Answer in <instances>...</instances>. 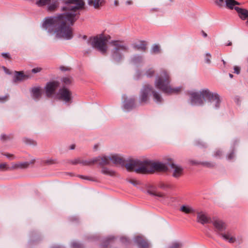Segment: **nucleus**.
<instances>
[{"instance_id": "f257e3e1", "label": "nucleus", "mask_w": 248, "mask_h": 248, "mask_svg": "<svg viewBox=\"0 0 248 248\" xmlns=\"http://www.w3.org/2000/svg\"><path fill=\"white\" fill-rule=\"evenodd\" d=\"M65 3L62 11L65 12L46 17L42 27L48 33L55 34L57 38L70 40L73 37V30L71 26L79 17L78 11L84 8L85 2L83 0H68Z\"/></svg>"}, {"instance_id": "f03ea898", "label": "nucleus", "mask_w": 248, "mask_h": 248, "mask_svg": "<svg viewBox=\"0 0 248 248\" xmlns=\"http://www.w3.org/2000/svg\"><path fill=\"white\" fill-rule=\"evenodd\" d=\"M126 169L129 171L138 173H150L155 171L165 172L168 170L167 166L161 162H154L150 160H131L126 165Z\"/></svg>"}, {"instance_id": "7ed1b4c3", "label": "nucleus", "mask_w": 248, "mask_h": 248, "mask_svg": "<svg viewBox=\"0 0 248 248\" xmlns=\"http://www.w3.org/2000/svg\"><path fill=\"white\" fill-rule=\"evenodd\" d=\"M170 77L169 73L164 69H161L155 77V87L167 94L177 93L181 90L180 87L172 88L170 85Z\"/></svg>"}, {"instance_id": "20e7f679", "label": "nucleus", "mask_w": 248, "mask_h": 248, "mask_svg": "<svg viewBox=\"0 0 248 248\" xmlns=\"http://www.w3.org/2000/svg\"><path fill=\"white\" fill-rule=\"evenodd\" d=\"M110 49V57L112 60L117 62H120L124 58L123 52L129 51L128 45L123 40H113L109 42Z\"/></svg>"}, {"instance_id": "39448f33", "label": "nucleus", "mask_w": 248, "mask_h": 248, "mask_svg": "<svg viewBox=\"0 0 248 248\" xmlns=\"http://www.w3.org/2000/svg\"><path fill=\"white\" fill-rule=\"evenodd\" d=\"M110 38L111 37L109 35L100 34L94 37H90L87 40V43L91 44L93 48L96 49L101 54L106 55L108 50L107 43Z\"/></svg>"}, {"instance_id": "423d86ee", "label": "nucleus", "mask_w": 248, "mask_h": 248, "mask_svg": "<svg viewBox=\"0 0 248 248\" xmlns=\"http://www.w3.org/2000/svg\"><path fill=\"white\" fill-rule=\"evenodd\" d=\"M151 91L155 101L156 103L162 102L163 99L160 94L157 92L153 90L152 86L146 84L143 87L140 91L139 97V102L140 104H144L147 102L148 94Z\"/></svg>"}, {"instance_id": "0eeeda50", "label": "nucleus", "mask_w": 248, "mask_h": 248, "mask_svg": "<svg viewBox=\"0 0 248 248\" xmlns=\"http://www.w3.org/2000/svg\"><path fill=\"white\" fill-rule=\"evenodd\" d=\"M201 93L203 98H206L209 105L214 108L219 107L221 100L219 95L216 93H212L208 89L201 90Z\"/></svg>"}, {"instance_id": "6e6552de", "label": "nucleus", "mask_w": 248, "mask_h": 248, "mask_svg": "<svg viewBox=\"0 0 248 248\" xmlns=\"http://www.w3.org/2000/svg\"><path fill=\"white\" fill-rule=\"evenodd\" d=\"M36 4L38 7L47 6V10L50 12L55 11L59 6L58 0H38L36 1Z\"/></svg>"}, {"instance_id": "1a4fd4ad", "label": "nucleus", "mask_w": 248, "mask_h": 248, "mask_svg": "<svg viewBox=\"0 0 248 248\" xmlns=\"http://www.w3.org/2000/svg\"><path fill=\"white\" fill-rule=\"evenodd\" d=\"M97 163L100 166L109 164L108 159L106 156H98L89 160H83L81 159L80 164L83 166H90Z\"/></svg>"}, {"instance_id": "9d476101", "label": "nucleus", "mask_w": 248, "mask_h": 248, "mask_svg": "<svg viewBox=\"0 0 248 248\" xmlns=\"http://www.w3.org/2000/svg\"><path fill=\"white\" fill-rule=\"evenodd\" d=\"M58 98L65 103L70 104L72 100V93L71 91L66 87H62L59 90Z\"/></svg>"}, {"instance_id": "9b49d317", "label": "nucleus", "mask_w": 248, "mask_h": 248, "mask_svg": "<svg viewBox=\"0 0 248 248\" xmlns=\"http://www.w3.org/2000/svg\"><path fill=\"white\" fill-rule=\"evenodd\" d=\"M190 103L192 105L201 106L204 104V99L201 93V91L200 92H192L190 93Z\"/></svg>"}, {"instance_id": "f8f14e48", "label": "nucleus", "mask_w": 248, "mask_h": 248, "mask_svg": "<svg viewBox=\"0 0 248 248\" xmlns=\"http://www.w3.org/2000/svg\"><path fill=\"white\" fill-rule=\"evenodd\" d=\"M59 82L57 81H52L47 82L45 87L46 95L48 97H51L55 93L59 86Z\"/></svg>"}, {"instance_id": "ddd939ff", "label": "nucleus", "mask_w": 248, "mask_h": 248, "mask_svg": "<svg viewBox=\"0 0 248 248\" xmlns=\"http://www.w3.org/2000/svg\"><path fill=\"white\" fill-rule=\"evenodd\" d=\"M211 223H212L215 228V231L217 232V234L225 231L226 229L225 223L218 218H214L213 220H211Z\"/></svg>"}, {"instance_id": "4468645a", "label": "nucleus", "mask_w": 248, "mask_h": 248, "mask_svg": "<svg viewBox=\"0 0 248 248\" xmlns=\"http://www.w3.org/2000/svg\"><path fill=\"white\" fill-rule=\"evenodd\" d=\"M197 222L202 224L211 222V218L207 216L206 213L202 211L197 212Z\"/></svg>"}, {"instance_id": "2eb2a0df", "label": "nucleus", "mask_w": 248, "mask_h": 248, "mask_svg": "<svg viewBox=\"0 0 248 248\" xmlns=\"http://www.w3.org/2000/svg\"><path fill=\"white\" fill-rule=\"evenodd\" d=\"M171 169L172 176L175 178H179L182 176L183 174V169L180 166L176 165L174 163L170 164Z\"/></svg>"}, {"instance_id": "dca6fc26", "label": "nucleus", "mask_w": 248, "mask_h": 248, "mask_svg": "<svg viewBox=\"0 0 248 248\" xmlns=\"http://www.w3.org/2000/svg\"><path fill=\"white\" fill-rule=\"evenodd\" d=\"M108 158V161H111L113 163L116 165H120L122 166H124L126 167V165L129 162L125 164L124 160L118 155H113L109 157L106 156Z\"/></svg>"}, {"instance_id": "f3484780", "label": "nucleus", "mask_w": 248, "mask_h": 248, "mask_svg": "<svg viewBox=\"0 0 248 248\" xmlns=\"http://www.w3.org/2000/svg\"><path fill=\"white\" fill-rule=\"evenodd\" d=\"M124 108L126 111H130L135 107V100L134 98L126 99L124 101Z\"/></svg>"}, {"instance_id": "a211bd4d", "label": "nucleus", "mask_w": 248, "mask_h": 248, "mask_svg": "<svg viewBox=\"0 0 248 248\" xmlns=\"http://www.w3.org/2000/svg\"><path fill=\"white\" fill-rule=\"evenodd\" d=\"M16 76L14 79L15 82L21 81L26 80L31 78V76L28 74H25L23 71H16Z\"/></svg>"}, {"instance_id": "6ab92c4d", "label": "nucleus", "mask_w": 248, "mask_h": 248, "mask_svg": "<svg viewBox=\"0 0 248 248\" xmlns=\"http://www.w3.org/2000/svg\"><path fill=\"white\" fill-rule=\"evenodd\" d=\"M135 242L139 248H149V245L148 242L140 236H137L135 238Z\"/></svg>"}, {"instance_id": "aec40b11", "label": "nucleus", "mask_w": 248, "mask_h": 248, "mask_svg": "<svg viewBox=\"0 0 248 248\" xmlns=\"http://www.w3.org/2000/svg\"><path fill=\"white\" fill-rule=\"evenodd\" d=\"M235 11L237 12L239 17L243 20H246V19H248V10L241 8L239 7H237L235 8Z\"/></svg>"}, {"instance_id": "412c9836", "label": "nucleus", "mask_w": 248, "mask_h": 248, "mask_svg": "<svg viewBox=\"0 0 248 248\" xmlns=\"http://www.w3.org/2000/svg\"><path fill=\"white\" fill-rule=\"evenodd\" d=\"M106 2L105 0H89L88 4L93 6L95 9H99L103 6Z\"/></svg>"}, {"instance_id": "4be33fe9", "label": "nucleus", "mask_w": 248, "mask_h": 248, "mask_svg": "<svg viewBox=\"0 0 248 248\" xmlns=\"http://www.w3.org/2000/svg\"><path fill=\"white\" fill-rule=\"evenodd\" d=\"M225 2L226 8L230 10L234 9L235 10V8L237 7L235 6L240 5V3L235 0H223Z\"/></svg>"}, {"instance_id": "5701e85b", "label": "nucleus", "mask_w": 248, "mask_h": 248, "mask_svg": "<svg viewBox=\"0 0 248 248\" xmlns=\"http://www.w3.org/2000/svg\"><path fill=\"white\" fill-rule=\"evenodd\" d=\"M219 235L221 236L223 239L228 241L230 243H233L235 241V238L231 235L230 232H226L225 233H220L218 234Z\"/></svg>"}, {"instance_id": "b1692460", "label": "nucleus", "mask_w": 248, "mask_h": 248, "mask_svg": "<svg viewBox=\"0 0 248 248\" xmlns=\"http://www.w3.org/2000/svg\"><path fill=\"white\" fill-rule=\"evenodd\" d=\"M31 91L32 98L35 100H39L41 96L40 87H33Z\"/></svg>"}, {"instance_id": "393cba45", "label": "nucleus", "mask_w": 248, "mask_h": 248, "mask_svg": "<svg viewBox=\"0 0 248 248\" xmlns=\"http://www.w3.org/2000/svg\"><path fill=\"white\" fill-rule=\"evenodd\" d=\"M101 171L103 174L110 176H114L116 175V172L114 170L105 167L102 168Z\"/></svg>"}, {"instance_id": "a878e982", "label": "nucleus", "mask_w": 248, "mask_h": 248, "mask_svg": "<svg viewBox=\"0 0 248 248\" xmlns=\"http://www.w3.org/2000/svg\"><path fill=\"white\" fill-rule=\"evenodd\" d=\"M180 210L186 214L193 213L195 212L194 210L191 206L186 205H182Z\"/></svg>"}, {"instance_id": "bb28decb", "label": "nucleus", "mask_w": 248, "mask_h": 248, "mask_svg": "<svg viewBox=\"0 0 248 248\" xmlns=\"http://www.w3.org/2000/svg\"><path fill=\"white\" fill-rule=\"evenodd\" d=\"M61 81L62 83L63 87H66L72 84V78L71 77H63L62 78Z\"/></svg>"}, {"instance_id": "cd10ccee", "label": "nucleus", "mask_w": 248, "mask_h": 248, "mask_svg": "<svg viewBox=\"0 0 248 248\" xmlns=\"http://www.w3.org/2000/svg\"><path fill=\"white\" fill-rule=\"evenodd\" d=\"M148 192L150 195L157 196L161 198L164 197L165 196L164 193L158 192L155 190H148Z\"/></svg>"}, {"instance_id": "c85d7f7f", "label": "nucleus", "mask_w": 248, "mask_h": 248, "mask_svg": "<svg viewBox=\"0 0 248 248\" xmlns=\"http://www.w3.org/2000/svg\"><path fill=\"white\" fill-rule=\"evenodd\" d=\"M155 70L153 68H150L145 71L144 75L148 78H152L155 76Z\"/></svg>"}, {"instance_id": "c756f323", "label": "nucleus", "mask_w": 248, "mask_h": 248, "mask_svg": "<svg viewBox=\"0 0 248 248\" xmlns=\"http://www.w3.org/2000/svg\"><path fill=\"white\" fill-rule=\"evenodd\" d=\"M42 163L45 165H52L58 163L57 160L53 158L45 159L42 160Z\"/></svg>"}, {"instance_id": "7c9ffc66", "label": "nucleus", "mask_w": 248, "mask_h": 248, "mask_svg": "<svg viewBox=\"0 0 248 248\" xmlns=\"http://www.w3.org/2000/svg\"><path fill=\"white\" fill-rule=\"evenodd\" d=\"M35 162V160L33 159L30 162H19V169H25L28 168L30 164H33Z\"/></svg>"}, {"instance_id": "2f4dec72", "label": "nucleus", "mask_w": 248, "mask_h": 248, "mask_svg": "<svg viewBox=\"0 0 248 248\" xmlns=\"http://www.w3.org/2000/svg\"><path fill=\"white\" fill-rule=\"evenodd\" d=\"M135 47L142 51H145L146 49V46L144 41H141L140 44L135 45Z\"/></svg>"}, {"instance_id": "473e14b6", "label": "nucleus", "mask_w": 248, "mask_h": 248, "mask_svg": "<svg viewBox=\"0 0 248 248\" xmlns=\"http://www.w3.org/2000/svg\"><path fill=\"white\" fill-rule=\"evenodd\" d=\"M182 244L179 242L175 241L171 244L169 248H181Z\"/></svg>"}, {"instance_id": "72a5a7b5", "label": "nucleus", "mask_w": 248, "mask_h": 248, "mask_svg": "<svg viewBox=\"0 0 248 248\" xmlns=\"http://www.w3.org/2000/svg\"><path fill=\"white\" fill-rule=\"evenodd\" d=\"M160 52V48L159 46L158 45H154L151 49V52L154 54H157Z\"/></svg>"}, {"instance_id": "f704fd0d", "label": "nucleus", "mask_w": 248, "mask_h": 248, "mask_svg": "<svg viewBox=\"0 0 248 248\" xmlns=\"http://www.w3.org/2000/svg\"><path fill=\"white\" fill-rule=\"evenodd\" d=\"M201 164L203 166H205L207 168H214L215 166L214 163L211 162H202L201 163Z\"/></svg>"}, {"instance_id": "c9c22d12", "label": "nucleus", "mask_w": 248, "mask_h": 248, "mask_svg": "<svg viewBox=\"0 0 248 248\" xmlns=\"http://www.w3.org/2000/svg\"><path fill=\"white\" fill-rule=\"evenodd\" d=\"M159 187L163 189L166 190L167 189L171 188V185L167 183H161L159 185Z\"/></svg>"}, {"instance_id": "e433bc0d", "label": "nucleus", "mask_w": 248, "mask_h": 248, "mask_svg": "<svg viewBox=\"0 0 248 248\" xmlns=\"http://www.w3.org/2000/svg\"><path fill=\"white\" fill-rule=\"evenodd\" d=\"M215 4L219 8H222L223 6V0H214Z\"/></svg>"}, {"instance_id": "4c0bfd02", "label": "nucleus", "mask_w": 248, "mask_h": 248, "mask_svg": "<svg viewBox=\"0 0 248 248\" xmlns=\"http://www.w3.org/2000/svg\"><path fill=\"white\" fill-rule=\"evenodd\" d=\"M12 138V137H11L10 136H7L5 134H2L0 136V140L3 141H6L7 140H9L11 139Z\"/></svg>"}, {"instance_id": "58836bf2", "label": "nucleus", "mask_w": 248, "mask_h": 248, "mask_svg": "<svg viewBox=\"0 0 248 248\" xmlns=\"http://www.w3.org/2000/svg\"><path fill=\"white\" fill-rule=\"evenodd\" d=\"M195 144L196 145L201 146L202 147H206L205 144L203 142H202L200 140L195 141Z\"/></svg>"}, {"instance_id": "ea45409f", "label": "nucleus", "mask_w": 248, "mask_h": 248, "mask_svg": "<svg viewBox=\"0 0 248 248\" xmlns=\"http://www.w3.org/2000/svg\"><path fill=\"white\" fill-rule=\"evenodd\" d=\"M3 155H4L6 156L8 158H9L10 160H13V159H15V158L14 155L13 154L5 153V154H3Z\"/></svg>"}, {"instance_id": "a19ab883", "label": "nucleus", "mask_w": 248, "mask_h": 248, "mask_svg": "<svg viewBox=\"0 0 248 248\" xmlns=\"http://www.w3.org/2000/svg\"><path fill=\"white\" fill-rule=\"evenodd\" d=\"M79 177L82 179L88 180H90V181H94V180L93 178L88 177V176H85L84 175H79Z\"/></svg>"}, {"instance_id": "79ce46f5", "label": "nucleus", "mask_w": 248, "mask_h": 248, "mask_svg": "<svg viewBox=\"0 0 248 248\" xmlns=\"http://www.w3.org/2000/svg\"><path fill=\"white\" fill-rule=\"evenodd\" d=\"M81 162V159L80 158H77L75 159H74L71 161V163L76 165L77 164H80Z\"/></svg>"}, {"instance_id": "37998d69", "label": "nucleus", "mask_w": 248, "mask_h": 248, "mask_svg": "<svg viewBox=\"0 0 248 248\" xmlns=\"http://www.w3.org/2000/svg\"><path fill=\"white\" fill-rule=\"evenodd\" d=\"M211 55L209 53L206 54V58L205 59V62L209 63L211 62L210 61Z\"/></svg>"}, {"instance_id": "c03bdc74", "label": "nucleus", "mask_w": 248, "mask_h": 248, "mask_svg": "<svg viewBox=\"0 0 248 248\" xmlns=\"http://www.w3.org/2000/svg\"><path fill=\"white\" fill-rule=\"evenodd\" d=\"M41 70H42V68H40V67H36V68H33L31 70V72L33 73H38V72H40Z\"/></svg>"}, {"instance_id": "a18cd8bd", "label": "nucleus", "mask_w": 248, "mask_h": 248, "mask_svg": "<svg viewBox=\"0 0 248 248\" xmlns=\"http://www.w3.org/2000/svg\"><path fill=\"white\" fill-rule=\"evenodd\" d=\"M240 67L237 66H235L234 67V73H235L237 74H239L240 73Z\"/></svg>"}, {"instance_id": "49530a36", "label": "nucleus", "mask_w": 248, "mask_h": 248, "mask_svg": "<svg viewBox=\"0 0 248 248\" xmlns=\"http://www.w3.org/2000/svg\"><path fill=\"white\" fill-rule=\"evenodd\" d=\"M7 164L6 163H2L0 164V169L7 170Z\"/></svg>"}, {"instance_id": "de8ad7c7", "label": "nucleus", "mask_w": 248, "mask_h": 248, "mask_svg": "<svg viewBox=\"0 0 248 248\" xmlns=\"http://www.w3.org/2000/svg\"><path fill=\"white\" fill-rule=\"evenodd\" d=\"M222 155V152L220 150H217L214 154L216 157H220Z\"/></svg>"}, {"instance_id": "09e8293b", "label": "nucleus", "mask_w": 248, "mask_h": 248, "mask_svg": "<svg viewBox=\"0 0 248 248\" xmlns=\"http://www.w3.org/2000/svg\"><path fill=\"white\" fill-rule=\"evenodd\" d=\"M128 182L134 186H136L139 183L137 181H136L134 179H130L128 180Z\"/></svg>"}, {"instance_id": "8fccbe9b", "label": "nucleus", "mask_w": 248, "mask_h": 248, "mask_svg": "<svg viewBox=\"0 0 248 248\" xmlns=\"http://www.w3.org/2000/svg\"><path fill=\"white\" fill-rule=\"evenodd\" d=\"M12 169H19V162L13 164L12 167Z\"/></svg>"}, {"instance_id": "3c124183", "label": "nucleus", "mask_w": 248, "mask_h": 248, "mask_svg": "<svg viewBox=\"0 0 248 248\" xmlns=\"http://www.w3.org/2000/svg\"><path fill=\"white\" fill-rule=\"evenodd\" d=\"M8 97H9V95H6L5 96H3V97H0V102H4L6 100H7V99L8 98Z\"/></svg>"}, {"instance_id": "603ef678", "label": "nucleus", "mask_w": 248, "mask_h": 248, "mask_svg": "<svg viewBox=\"0 0 248 248\" xmlns=\"http://www.w3.org/2000/svg\"><path fill=\"white\" fill-rule=\"evenodd\" d=\"M234 157V153L232 152L228 155V159L231 160Z\"/></svg>"}, {"instance_id": "864d4df0", "label": "nucleus", "mask_w": 248, "mask_h": 248, "mask_svg": "<svg viewBox=\"0 0 248 248\" xmlns=\"http://www.w3.org/2000/svg\"><path fill=\"white\" fill-rule=\"evenodd\" d=\"M72 246L74 248L79 247L80 245L77 242H73L72 244Z\"/></svg>"}, {"instance_id": "5fc2aeb1", "label": "nucleus", "mask_w": 248, "mask_h": 248, "mask_svg": "<svg viewBox=\"0 0 248 248\" xmlns=\"http://www.w3.org/2000/svg\"><path fill=\"white\" fill-rule=\"evenodd\" d=\"M1 55L5 58H9V54L7 53H2Z\"/></svg>"}, {"instance_id": "6e6d98bb", "label": "nucleus", "mask_w": 248, "mask_h": 248, "mask_svg": "<svg viewBox=\"0 0 248 248\" xmlns=\"http://www.w3.org/2000/svg\"><path fill=\"white\" fill-rule=\"evenodd\" d=\"M121 241L124 243L128 242V240L125 237H122L121 238Z\"/></svg>"}, {"instance_id": "4d7b16f0", "label": "nucleus", "mask_w": 248, "mask_h": 248, "mask_svg": "<svg viewBox=\"0 0 248 248\" xmlns=\"http://www.w3.org/2000/svg\"><path fill=\"white\" fill-rule=\"evenodd\" d=\"M24 141L28 144H31L33 142V141L28 139H25Z\"/></svg>"}, {"instance_id": "13d9d810", "label": "nucleus", "mask_w": 248, "mask_h": 248, "mask_svg": "<svg viewBox=\"0 0 248 248\" xmlns=\"http://www.w3.org/2000/svg\"><path fill=\"white\" fill-rule=\"evenodd\" d=\"M159 9L158 8H152L150 10L151 12L153 13L154 12H157L158 11Z\"/></svg>"}, {"instance_id": "bf43d9fd", "label": "nucleus", "mask_w": 248, "mask_h": 248, "mask_svg": "<svg viewBox=\"0 0 248 248\" xmlns=\"http://www.w3.org/2000/svg\"><path fill=\"white\" fill-rule=\"evenodd\" d=\"M202 33L204 37H206L207 36V33L203 31H202Z\"/></svg>"}, {"instance_id": "052dcab7", "label": "nucleus", "mask_w": 248, "mask_h": 248, "mask_svg": "<svg viewBox=\"0 0 248 248\" xmlns=\"http://www.w3.org/2000/svg\"><path fill=\"white\" fill-rule=\"evenodd\" d=\"M132 3H133V2L130 0H127L126 1V4L127 5H131Z\"/></svg>"}, {"instance_id": "680f3d73", "label": "nucleus", "mask_w": 248, "mask_h": 248, "mask_svg": "<svg viewBox=\"0 0 248 248\" xmlns=\"http://www.w3.org/2000/svg\"><path fill=\"white\" fill-rule=\"evenodd\" d=\"M113 239H114V237L110 236V237H109L107 238V241H110L113 240Z\"/></svg>"}, {"instance_id": "e2e57ef3", "label": "nucleus", "mask_w": 248, "mask_h": 248, "mask_svg": "<svg viewBox=\"0 0 248 248\" xmlns=\"http://www.w3.org/2000/svg\"><path fill=\"white\" fill-rule=\"evenodd\" d=\"M115 6H117L119 5V1L118 0H115L114 2Z\"/></svg>"}, {"instance_id": "0e129e2a", "label": "nucleus", "mask_w": 248, "mask_h": 248, "mask_svg": "<svg viewBox=\"0 0 248 248\" xmlns=\"http://www.w3.org/2000/svg\"><path fill=\"white\" fill-rule=\"evenodd\" d=\"M75 148V145L73 144V145H71L70 146V149L71 150H73V149H74Z\"/></svg>"}, {"instance_id": "69168bd1", "label": "nucleus", "mask_w": 248, "mask_h": 248, "mask_svg": "<svg viewBox=\"0 0 248 248\" xmlns=\"http://www.w3.org/2000/svg\"><path fill=\"white\" fill-rule=\"evenodd\" d=\"M82 38L83 39V40H86L87 39V36L85 35H83L82 36Z\"/></svg>"}, {"instance_id": "338daca9", "label": "nucleus", "mask_w": 248, "mask_h": 248, "mask_svg": "<svg viewBox=\"0 0 248 248\" xmlns=\"http://www.w3.org/2000/svg\"><path fill=\"white\" fill-rule=\"evenodd\" d=\"M232 45V43L231 41H229V42L226 44V46H231Z\"/></svg>"}, {"instance_id": "774afa93", "label": "nucleus", "mask_w": 248, "mask_h": 248, "mask_svg": "<svg viewBox=\"0 0 248 248\" xmlns=\"http://www.w3.org/2000/svg\"><path fill=\"white\" fill-rule=\"evenodd\" d=\"M246 25L248 27V19L245 22Z\"/></svg>"}]
</instances>
